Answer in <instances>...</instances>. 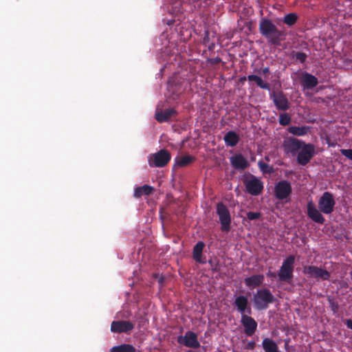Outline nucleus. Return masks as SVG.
Instances as JSON below:
<instances>
[{
    "mask_svg": "<svg viewBox=\"0 0 352 352\" xmlns=\"http://www.w3.org/2000/svg\"><path fill=\"white\" fill-rule=\"evenodd\" d=\"M258 30L260 34L272 45L280 46L282 41L285 39V32L278 30L276 25L269 19L262 18L261 19Z\"/></svg>",
    "mask_w": 352,
    "mask_h": 352,
    "instance_id": "nucleus-1",
    "label": "nucleus"
},
{
    "mask_svg": "<svg viewBox=\"0 0 352 352\" xmlns=\"http://www.w3.org/2000/svg\"><path fill=\"white\" fill-rule=\"evenodd\" d=\"M283 146L288 152L293 154H313L314 148L312 144H306L304 142L294 138H289L284 142Z\"/></svg>",
    "mask_w": 352,
    "mask_h": 352,
    "instance_id": "nucleus-2",
    "label": "nucleus"
},
{
    "mask_svg": "<svg viewBox=\"0 0 352 352\" xmlns=\"http://www.w3.org/2000/svg\"><path fill=\"white\" fill-rule=\"evenodd\" d=\"M253 301L255 307L258 310L265 309L269 304L274 303L276 299L267 288L258 289L254 295Z\"/></svg>",
    "mask_w": 352,
    "mask_h": 352,
    "instance_id": "nucleus-3",
    "label": "nucleus"
},
{
    "mask_svg": "<svg viewBox=\"0 0 352 352\" xmlns=\"http://www.w3.org/2000/svg\"><path fill=\"white\" fill-rule=\"evenodd\" d=\"M294 263L295 256L294 255H289L283 261L279 272H278L280 281L285 282L289 284L292 283L294 277Z\"/></svg>",
    "mask_w": 352,
    "mask_h": 352,
    "instance_id": "nucleus-4",
    "label": "nucleus"
},
{
    "mask_svg": "<svg viewBox=\"0 0 352 352\" xmlns=\"http://www.w3.org/2000/svg\"><path fill=\"white\" fill-rule=\"evenodd\" d=\"M216 212L219 219L221 231L230 232L231 230V215L227 206L222 202H219L216 206Z\"/></svg>",
    "mask_w": 352,
    "mask_h": 352,
    "instance_id": "nucleus-5",
    "label": "nucleus"
},
{
    "mask_svg": "<svg viewBox=\"0 0 352 352\" xmlns=\"http://www.w3.org/2000/svg\"><path fill=\"white\" fill-rule=\"evenodd\" d=\"M243 182L247 192L252 195H258L263 189V182L253 175L245 177Z\"/></svg>",
    "mask_w": 352,
    "mask_h": 352,
    "instance_id": "nucleus-6",
    "label": "nucleus"
},
{
    "mask_svg": "<svg viewBox=\"0 0 352 352\" xmlns=\"http://www.w3.org/2000/svg\"><path fill=\"white\" fill-rule=\"evenodd\" d=\"M336 201L333 195L329 192H324L318 201V208L324 214H331L334 210Z\"/></svg>",
    "mask_w": 352,
    "mask_h": 352,
    "instance_id": "nucleus-7",
    "label": "nucleus"
},
{
    "mask_svg": "<svg viewBox=\"0 0 352 352\" xmlns=\"http://www.w3.org/2000/svg\"><path fill=\"white\" fill-rule=\"evenodd\" d=\"M302 272L308 275L309 277L321 279L322 280H329L331 276L330 272L327 270L315 265L305 266Z\"/></svg>",
    "mask_w": 352,
    "mask_h": 352,
    "instance_id": "nucleus-8",
    "label": "nucleus"
},
{
    "mask_svg": "<svg viewBox=\"0 0 352 352\" xmlns=\"http://www.w3.org/2000/svg\"><path fill=\"white\" fill-rule=\"evenodd\" d=\"M292 188L290 183L287 180H281L276 184L274 195L276 199L284 200L292 194Z\"/></svg>",
    "mask_w": 352,
    "mask_h": 352,
    "instance_id": "nucleus-9",
    "label": "nucleus"
},
{
    "mask_svg": "<svg viewBox=\"0 0 352 352\" xmlns=\"http://www.w3.org/2000/svg\"><path fill=\"white\" fill-rule=\"evenodd\" d=\"M177 342L180 344H183L187 347L192 349H197L200 346V344L197 340V335L191 331L186 332L184 336H179L177 338Z\"/></svg>",
    "mask_w": 352,
    "mask_h": 352,
    "instance_id": "nucleus-10",
    "label": "nucleus"
},
{
    "mask_svg": "<svg viewBox=\"0 0 352 352\" xmlns=\"http://www.w3.org/2000/svg\"><path fill=\"white\" fill-rule=\"evenodd\" d=\"M270 99L278 110L286 111L289 108V104L287 98L283 91L276 93L272 91L270 94Z\"/></svg>",
    "mask_w": 352,
    "mask_h": 352,
    "instance_id": "nucleus-11",
    "label": "nucleus"
},
{
    "mask_svg": "<svg viewBox=\"0 0 352 352\" xmlns=\"http://www.w3.org/2000/svg\"><path fill=\"white\" fill-rule=\"evenodd\" d=\"M241 323L244 328V333L247 336H252L255 333L258 324L253 318L247 314H243Z\"/></svg>",
    "mask_w": 352,
    "mask_h": 352,
    "instance_id": "nucleus-12",
    "label": "nucleus"
},
{
    "mask_svg": "<svg viewBox=\"0 0 352 352\" xmlns=\"http://www.w3.org/2000/svg\"><path fill=\"white\" fill-rule=\"evenodd\" d=\"M133 329L134 324L128 320L113 321L111 324V331L117 333H129Z\"/></svg>",
    "mask_w": 352,
    "mask_h": 352,
    "instance_id": "nucleus-13",
    "label": "nucleus"
},
{
    "mask_svg": "<svg viewBox=\"0 0 352 352\" xmlns=\"http://www.w3.org/2000/svg\"><path fill=\"white\" fill-rule=\"evenodd\" d=\"M233 305L236 307L237 311L243 314H251L252 309L248 301V297L245 296H238L233 302Z\"/></svg>",
    "mask_w": 352,
    "mask_h": 352,
    "instance_id": "nucleus-14",
    "label": "nucleus"
},
{
    "mask_svg": "<svg viewBox=\"0 0 352 352\" xmlns=\"http://www.w3.org/2000/svg\"><path fill=\"white\" fill-rule=\"evenodd\" d=\"M307 215L314 222L323 224L325 221V219L320 213V210H318L312 201L307 203Z\"/></svg>",
    "mask_w": 352,
    "mask_h": 352,
    "instance_id": "nucleus-15",
    "label": "nucleus"
},
{
    "mask_svg": "<svg viewBox=\"0 0 352 352\" xmlns=\"http://www.w3.org/2000/svg\"><path fill=\"white\" fill-rule=\"evenodd\" d=\"M300 83L303 90L312 89L318 85V80L314 75L305 72L301 75Z\"/></svg>",
    "mask_w": 352,
    "mask_h": 352,
    "instance_id": "nucleus-16",
    "label": "nucleus"
},
{
    "mask_svg": "<svg viewBox=\"0 0 352 352\" xmlns=\"http://www.w3.org/2000/svg\"><path fill=\"white\" fill-rule=\"evenodd\" d=\"M170 160V155H151L148 163L153 167H163L166 166Z\"/></svg>",
    "mask_w": 352,
    "mask_h": 352,
    "instance_id": "nucleus-17",
    "label": "nucleus"
},
{
    "mask_svg": "<svg viewBox=\"0 0 352 352\" xmlns=\"http://www.w3.org/2000/svg\"><path fill=\"white\" fill-rule=\"evenodd\" d=\"M230 163L236 170H244L250 166L248 160L243 157V155H232L230 157Z\"/></svg>",
    "mask_w": 352,
    "mask_h": 352,
    "instance_id": "nucleus-18",
    "label": "nucleus"
},
{
    "mask_svg": "<svg viewBox=\"0 0 352 352\" xmlns=\"http://www.w3.org/2000/svg\"><path fill=\"white\" fill-rule=\"evenodd\" d=\"M264 276L263 274H255L244 279V283L249 288H255L263 284Z\"/></svg>",
    "mask_w": 352,
    "mask_h": 352,
    "instance_id": "nucleus-19",
    "label": "nucleus"
},
{
    "mask_svg": "<svg viewBox=\"0 0 352 352\" xmlns=\"http://www.w3.org/2000/svg\"><path fill=\"white\" fill-rule=\"evenodd\" d=\"M176 114L174 109H166L155 113V119L160 122H164L169 120V119Z\"/></svg>",
    "mask_w": 352,
    "mask_h": 352,
    "instance_id": "nucleus-20",
    "label": "nucleus"
},
{
    "mask_svg": "<svg viewBox=\"0 0 352 352\" xmlns=\"http://www.w3.org/2000/svg\"><path fill=\"white\" fill-rule=\"evenodd\" d=\"M205 243L202 241H199L193 248L192 257L193 259L199 263H205L206 261L201 259L202 252Z\"/></svg>",
    "mask_w": 352,
    "mask_h": 352,
    "instance_id": "nucleus-21",
    "label": "nucleus"
},
{
    "mask_svg": "<svg viewBox=\"0 0 352 352\" xmlns=\"http://www.w3.org/2000/svg\"><path fill=\"white\" fill-rule=\"evenodd\" d=\"M195 158L192 155H177L175 158V166L184 167L189 165Z\"/></svg>",
    "mask_w": 352,
    "mask_h": 352,
    "instance_id": "nucleus-22",
    "label": "nucleus"
},
{
    "mask_svg": "<svg viewBox=\"0 0 352 352\" xmlns=\"http://www.w3.org/2000/svg\"><path fill=\"white\" fill-rule=\"evenodd\" d=\"M223 140L227 146H234L239 141V136L235 131H230L225 135Z\"/></svg>",
    "mask_w": 352,
    "mask_h": 352,
    "instance_id": "nucleus-23",
    "label": "nucleus"
},
{
    "mask_svg": "<svg viewBox=\"0 0 352 352\" xmlns=\"http://www.w3.org/2000/svg\"><path fill=\"white\" fill-rule=\"evenodd\" d=\"M154 191V188L148 185H144L140 187H137L134 190V197L137 198L141 197L143 195H150Z\"/></svg>",
    "mask_w": 352,
    "mask_h": 352,
    "instance_id": "nucleus-24",
    "label": "nucleus"
},
{
    "mask_svg": "<svg viewBox=\"0 0 352 352\" xmlns=\"http://www.w3.org/2000/svg\"><path fill=\"white\" fill-rule=\"evenodd\" d=\"M247 78L249 81H254L257 86L260 88L270 91V85L268 82L264 81L260 76L252 74L249 75Z\"/></svg>",
    "mask_w": 352,
    "mask_h": 352,
    "instance_id": "nucleus-25",
    "label": "nucleus"
},
{
    "mask_svg": "<svg viewBox=\"0 0 352 352\" xmlns=\"http://www.w3.org/2000/svg\"><path fill=\"white\" fill-rule=\"evenodd\" d=\"M262 345L265 352H279L276 343L270 338L263 339Z\"/></svg>",
    "mask_w": 352,
    "mask_h": 352,
    "instance_id": "nucleus-26",
    "label": "nucleus"
},
{
    "mask_svg": "<svg viewBox=\"0 0 352 352\" xmlns=\"http://www.w3.org/2000/svg\"><path fill=\"white\" fill-rule=\"evenodd\" d=\"M310 127L307 126H292L288 128V132L294 135L302 136L308 133Z\"/></svg>",
    "mask_w": 352,
    "mask_h": 352,
    "instance_id": "nucleus-27",
    "label": "nucleus"
},
{
    "mask_svg": "<svg viewBox=\"0 0 352 352\" xmlns=\"http://www.w3.org/2000/svg\"><path fill=\"white\" fill-rule=\"evenodd\" d=\"M135 349L131 344H123L119 346H113L111 349V352H135Z\"/></svg>",
    "mask_w": 352,
    "mask_h": 352,
    "instance_id": "nucleus-28",
    "label": "nucleus"
},
{
    "mask_svg": "<svg viewBox=\"0 0 352 352\" xmlns=\"http://www.w3.org/2000/svg\"><path fill=\"white\" fill-rule=\"evenodd\" d=\"M298 20V15L296 13H289L285 15L283 21L289 26L294 25Z\"/></svg>",
    "mask_w": 352,
    "mask_h": 352,
    "instance_id": "nucleus-29",
    "label": "nucleus"
},
{
    "mask_svg": "<svg viewBox=\"0 0 352 352\" xmlns=\"http://www.w3.org/2000/svg\"><path fill=\"white\" fill-rule=\"evenodd\" d=\"M278 122L282 126H287L291 122V117L287 113H280Z\"/></svg>",
    "mask_w": 352,
    "mask_h": 352,
    "instance_id": "nucleus-30",
    "label": "nucleus"
},
{
    "mask_svg": "<svg viewBox=\"0 0 352 352\" xmlns=\"http://www.w3.org/2000/svg\"><path fill=\"white\" fill-rule=\"evenodd\" d=\"M292 54V57L295 58L296 60H298L300 63H304L308 57V55L304 52H293Z\"/></svg>",
    "mask_w": 352,
    "mask_h": 352,
    "instance_id": "nucleus-31",
    "label": "nucleus"
},
{
    "mask_svg": "<svg viewBox=\"0 0 352 352\" xmlns=\"http://www.w3.org/2000/svg\"><path fill=\"white\" fill-rule=\"evenodd\" d=\"M258 166L263 173L271 174L274 172V169L272 166L263 162H259Z\"/></svg>",
    "mask_w": 352,
    "mask_h": 352,
    "instance_id": "nucleus-32",
    "label": "nucleus"
},
{
    "mask_svg": "<svg viewBox=\"0 0 352 352\" xmlns=\"http://www.w3.org/2000/svg\"><path fill=\"white\" fill-rule=\"evenodd\" d=\"M314 155H297V162L299 164L305 166L311 159Z\"/></svg>",
    "mask_w": 352,
    "mask_h": 352,
    "instance_id": "nucleus-33",
    "label": "nucleus"
},
{
    "mask_svg": "<svg viewBox=\"0 0 352 352\" xmlns=\"http://www.w3.org/2000/svg\"><path fill=\"white\" fill-rule=\"evenodd\" d=\"M262 214L259 212H247V219L250 221L259 219Z\"/></svg>",
    "mask_w": 352,
    "mask_h": 352,
    "instance_id": "nucleus-34",
    "label": "nucleus"
},
{
    "mask_svg": "<svg viewBox=\"0 0 352 352\" xmlns=\"http://www.w3.org/2000/svg\"><path fill=\"white\" fill-rule=\"evenodd\" d=\"M328 300L329 302V306L331 307V309L332 310V311L334 314L336 313L339 309V305H338V302L331 298H329Z\"/></svg>",
    "mask_w": 352,
    "mask_h": 352,
    "instance_id": "nucleus-35",
    "label": "nucleus"
},
{
    "mask_svg": "<svg viewBox=\"0 0 352 352\" xmlns=\"http://www.w3.org/2000/svg\"><path fill=\"white\" fill-rule=\"evenodd\" d=\"M208 61L211 64L217 65V64L220 63L222 61V60H221V58L220 57L217 56V57H214V58H209Z\"/></svg>",
    "mask_w": 352,
    "mask_h": 352,
    "instance_id": "nucleus-36",
    "label": "nucleus"
},
{
    "mask_svg": "<svg viewBox=\"0 0 352 352\" xmlns=\"http://www.w3.org/2000/svg\"><path fill=\"white\" fill-rule=\"evenodd\" d=\"M255 346H256V343H255V342H254V341H251V342H249L246 344V346H245V349H251V350H252V349H254Z\"/></svg>",
    "mask_w": 352,
    "mask_h": 352,
    "instance_id": "nucleus-37",
    "label": "nucleus"
},
{
    "mask_svg": "<svg viewBox=\"0 0 352 352\" xmlns=\"http://www.w3.org/2000/svg\"><path fill=\"white\" fill-rule=\"evenodd\" d=\"M344 324L349 329H352V319H346L344 320Z\"/></svg>",
    "mask_w": 352,
    "mask_h": 352,
    "instance_id": "nucleus-38",
    "label": "nucleus"
},
{
    "mask_svg": "<svg viewBox=\"0 0 352 352\" xmlns=\"http://www.w3.org/2000/svg\"><path fill=\"white\" fill-rule=\"evenodd\" d=\"M209 42V32L208 31L205 32V36L204 37V43L207 44Z\"/></svg>",
    "mask_w": 352,
    "mask_h": 352,
    "instance_id": "nucleus-39",
    "label": "nucleus"
},
{
    "mask_svg": "<svg viewBox=\"0 0 352 352\" xmlns=\"http://www.w3.org/2000/svg\"><path fill=\"white\" fill-rule=\"evenodd\" d=\"M289 339L285 340V349L287 352H290V347L289 345Z\"/></svg>",
    "mask_w": 352,
    "mask_h": 352,
    "instance_id": "nucleus-40",
    "label": "nucleus"
},
{
    "mask_svg": "<svg viewBox=\"0 0 352 352\" xmlns=\"http://www.w3.org/2000/svg\"><path fill=\"white\" fill-rule=\"evenodd\" d=\"M155 154H160V155H162V154H170V153L167 150H166V149H161L158 152L155 153Z\"/></svg>",
    "mask_w": 352,
    "mask_h": 352,
    "instance_id": "nucleus-41",
    "label": "nucleus"
},
{
    "mask_svg": "<svg viewBox=\"0 0 352 352\" xmlns=\"http://www.w3.org/2000/svg\"><path fill=\"white\" fill-rule=\"evenodd\" d=\"M341 152H342V154H350V155H352V150L351 149H349V150L341 149Z\"/></svg>",
    "mask_w": 352,
    "mask_h": 352,
    "instance_id": "nucleus-42",
    "label": "nucleus"
},
{
    "mask_svg": "<svg viewBox=\"0 0 352 352\" xmlns=\"http://www.w3.org/2000/svg\"><path fill=\"white\" fill-rule=\"evenodd\" d=\"M270 73V68L269 67H264L262 69V74L264 75H266L267 74Z\"/></svg>",
    "mask_w": 352,
    "mask_h": 352,
    "instance_id": "nucleus-43",
    "label": "nucleus"
},
{
    "mask_svg": "<svg viewBox=\"0 0 352 352\" xmlns=\"http://www.w3.org/2000/svg\"><path fill=\"white\" fill-rule=\"evenodd\" d=\"M267 276H270V277H276V274L275 272H269L267 274Z\"/></svg>",
    "mask_w": 352,
    "mask_h": 352,
    "instance_id": "nucleus-44",
    "label": "nucleus"
},
{
    "mask_svg": "<svg viewBox=\"0 0 352 352\" xmlns=\"http://www.w3.org/2000/svg\"><path fill=\"white\" fill-rule=\"evenodd\" d=\"M214 47V43H212L208 45V50H212Z\"/></svg>",
    "mask_w": 352,
    "mask_h": 352,
    "instance_id": "nucleus-45",
    "label": "nucleus"
},
{
    "mask_svg": "<svg viewBox=\"0 0 352 352\" xmlns=\"http://www.w3.org/2000/svg\"><path fill=\"white\" fill-rule=\"evenodd\" d=\"M163 281H164V278L163 277L160 278V280H159V282L160 283H163Z\"/></svg>",
    "mask_w": 352,
    "mask_h": 352,
    "instance_id": "nucleus-46",
    "label": "nucleus"
},
{
    "mask_svg": "<svg viewBox=\"0 0 352 352\" xmlns=\"http://www.w3.org/2000/svg\"><path fill=\"white\" fill-rule=\"evenodd\" d=\"M347 157H349L350 160H352V155H346Z\"/></svg>",
    "mask_w": 352,
    "mask_h": 352,
    "instance_id": "nucleus-47",
    "label": "nucleus"
},
{
    "mask_svg": "<svg viewBox=\"0 0 352 352\" xmlns=\"http://www.w3.org/2000/svg\"><path fill=\"white\" fill-rule=\"evenodd\" d=\"M265 160H266L267 161H269V160H269V156H268V155H266V156H265Z\"/></svg>",
    "mask_w": 352,
    "mask_h": 352,
    "instance_id": "nucleus-48",
    "label": "nucleus"
},
{
    "mask_svg": "<svg viewBox=\"0 0 352 352\" xmlns=\"http://www.w3.org/2000/svg\"><path fill=\"white\" fill-rule=\"evenodd\" d=\"M177 4H180V3L179 2H175V8L177 7Z\"/></svg>",
    "mask_w": 352,
    "mask_h": 352,
    "instance_id": "nucleus-49",
    "label": "nucleus"
},
{
    "mask_svg": "<svg viewBox=\"0 0 352 352\" xmlns=\"http://www.w3.org/2000/svg\"><path fill=\"white\" fill-rule=\"evenodd\" d=\"M245 79H246V78H245V77H243V78H241V80H245Z\"/></svg>",
    "mask_w": 352,
    "mask_h": 352,
    "instance_id": "nucleus-50",
    "label": "nucleus"
}]
</instances>
